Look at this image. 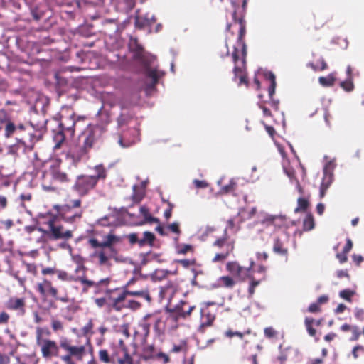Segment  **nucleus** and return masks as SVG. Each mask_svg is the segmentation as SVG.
I'll list each match as a JSON object with an SVG mask.
<instances>
[{"mask_svg": "<svg viewBox=\"0 0 364 364\" xmlns=\"http://www.w3.org/2000/svg\"><path fill=\"white\" fill-rule=\"evenodd\" d=\"M247 0H231V4L235 9L232 14V21L240 24L239 35L236 44L234 46L232 58L235 62L234 73L235 77L240 78V84H247L245 75L243 73V68L245 63V56L247 54L246 45L243 41V36L245 33V28L243 24L242 17L237 16L236 8L239 6L240 2L242 3L243 9L247 4Z\"/></svg>", "mask_w": 364, "mask_h": 364, "instance_id": "f257e3e1", "label": "nucleus"}, {"mask_svg": "<svg viewBox=\"0 0 364 364\" xmlns=\"http://www.w3.org/2000/svg\"><path fill=\"white\" fill-rule=\"evenodd\" d=\"M129 49L133 53V58L143 66L146 77L151 80L147 85L148 89H154L159 80L165 74L164 71L158 70L156 67H151L156 60V56L146 53L136 39L132 38L130 40Z\"/></svg>", "mask_w": 364, "mask_h": 364, "instance_id": "f03ea898", "label": "nucleus"}, {"mask_svg": "<svg viewBox=\"0 0 364 364\" xmlns=\"http://www.w3.org/2000/svg\"><path fill=\"white\" fill-rule=\"evenodd\" d=\"M106 123L89 124L80 134L79 142L89 150L101 143L102 136L106 132V125L109 122V117L105 116Z\"/></svg>", "mask_w": 364, "mask_h": 364, "instance_id": "7ed1b4c3", "label": "nucleus"}, {"mask_svg": "<svg viewBox=\"0 0 364 364\" xmlns=\"http://www.w3.org/2000/svg\"><path fill=\"white\" fill-rule=\"evenodd\" d=\"M60 347L68 353L60 356L61 360L65 363L73 362L72 357L81 360L85 354V348L84 346H72L70 341L65 337H60L59 339Z\"/></svg>", "mask_w": 364, "mask_h": 364, "instance_id": "20e7f679", "label": "nucleus"}, {"mask_svg": "<svg viewBox=\"0 0 364 364\" xmlns=\"http://www.w3.org/2000/svg\"><path fill=\"white\" fill-rule=\"evenodd\" d=\"M97 183L95 178L88 175H80L77 177L73 190L80 196H85L96 186Z\"/></svg>", "mask_w": 364, "mask_h": 364, "instance_id": "39448f33", "label": "nucleus"}, {"mask_svg": "<svg viewBox=\"0 0 364 364\" xmlns=\"http://www.w3.org/2000/svg\"><path fill=\"white\" fill-rule=\"evenodd\" d=\"M37 344L41 347L42 355L44 358H50L53 356H58L59 353V347L54 341L49 339H42L41 333L38 329Z\"/></svg>", "mask_w": 364, "mask_h": 364, "instance_id": "423d86ee", "label": "nucleus"}, {"mask_svg": "<svg viewBox=\"0 0 364 364\" xmlns=\"http://www.w3.org/2000/svg\"><path fill=\"white\" fill-rule=\"evenodd\" d=\"M333 161L326 163L323 167V176L320 188V196L323 197L326 190L329 188L333 180V170L335 168Z\"/></svg>", "mask_w": 364, "mask_h": 364, "instance_id": "0eeeda50", "label": "nucleus"}, {"mask_svg": "<svg viewBox=\"0 0 364 364\" xmlns=\"http://www.w3.org/2000/svg\"><path fill=\"white\" fill-rule=\"evenodd\" d=\"M119 107L120 113L117 118V127L118 128H123L132 119L134 113L132 112L130 106L123 101L119 103Z\"/></svg>", "mask_w": 364, "mask_h": 364, "instance_id": "6e6552de", "label": "nucleus"}, {"mask_svg": "<svg viewBox=\"0 0 364 364\" xmlns=\"http://www.w3.org/2000/svg\"><path fill=\"white\" fill-rule=\"evenodd\" d=\"M127 295L133 296H141V297L144 298L148 301H151V297L147 291H144V290L128 291V290H126V291H124L122 294H120L117 297L112 299L113 307L117 310H119L120 306H119V304L122 301H124V299H126Z\"/></svg>", "mask_w": 364, "mask_h": 364, "instance_id": "1a4fd4ad", "label": "nucleus"}, {"mask_svg": "<svg viewBox=\"0 0 364 364\" xmlns=\"http://www.w3.org/2000/svg\"><path fill=\"white\" fill-rule=\"evenodd\" d=\"M89 151L87 147L79 142V144L72 146L69 149L67 156L72 160L73 164H77L87 157Z\"/></svg>", "mask_w": 364, "mask_h": 364, "instance_id": "9d476101", "label": "nucleus"}, {"mask_svg": "<svg viewBox=\"0 0 364 364\" xmlns=\"http://www.w3.org/2000/svg\"><path fill=\"white\" fill-rule=\"evenodd\" d=\"M48 225L50 229V235L54 240L58 239H70L72 237V232L70 230L63 231V227L61 225H55L54 220H50L48 221Z\"/></svg>", "mask_w": 364, "mask_h": 364, "instance_id": "9b49d317", "label": "nucleus"}, {"mask_svg": "<svg viewBox=\"0 0 364 364\" xmlns=\"http://www.w3.org/2000/svg\"><path fill=\"white\" fill-rule=\"evenodd\" d=\"M264 77L266 80L270 81V85L268 89V93L270 98V104L271 106L274 108L276 110L279 109V102L278 100H274L272 98L274 94L275 93L276 88V77L274 74L271 71H266L264 73Z\"/></svg>", "mask_w": 364, "mask_h": 364, "instance_id": "f8f14e48", "label": "nucleus"}, {"mask_svg": "<svg viewBox=\"0 0 364 364\" xmlns=\"http://www.w3.org/2000/svg\"><path fill=\"white\" fill-rule=\"evenodd\" d=\"M284 218V216L280 215H271L265 212H260L257 215V223L268 227L275 225L277 220L283 221Z\"/></svg>", "mask_w": 364, "mask_h": 364, "instance_id": "ddd939ff", "label": "nucleus"}, {"mask_svg": "<svg viewBox=\"0 0 364 364\" xmlns=\"http://www.w3.org/2000/svg\"><path fill=\"white\" fill-rule=\"evenodd\" d=\"M75 123L76 120L74 113H72L69 117L62 116L60 128L61 130L67 132L68 136L72 137L74 135Z\"/></svg>", "mask_w": 364, "mask_h": 364, "instance_id": "4468645a", "label": "nucleus"}, {"mask_svg": "<svg viewBox=\"0 0 364 364\" xmlns=\"http://www.w3.org/2000/svg\"><path fill=\"white\" fill-rule=\"evenodd\" d=\"M134 19L135 26L139 28H144L146 26H150L156 21L154 15L146 13V14L141 16L139 14V11H136Z\"/></svg>", "mask_w": 364, "mask_h": 364, "instance_id": "2eb2a0df", "label": "nucleus"}, {"mask_svg": "<svg viewBox=\"0 0 364 364\" xmlns=\"http://www.w3.org/2000/svg\"><path fill=\"white\" fill-rule=\"evenodd\" d=\"M31 125L28 124L23 123H17L16 125V131H15V136L17 141V145L21 146L23 147L25 146L24 138L26 134L27 130L30 128Z\"/></svg>", "mask_w": 364, "mask_h": 364, "instance_id": "dca6fc26", "label": "nucleus"}, {"mask_svg": "<svg viewBox=\"0 0 364 364\" xmlns=\"http://www.w3.org/2000/svg\"><path fill=\"white\" fill-rule=\"evenodd\" d=\"M186 304V301H181L173 308L168 309V311L171 313H175L177 317L186 318L189 316L192 311L194 309L195 306H190L188 310H184L183 306Z\"/></svg>", "mask_w": 364, "mask_h": 364, "instance_id": "f3484780", "label": "nucleus"}, {"mask_svg": "<svg viewBox=\"0 0 364 364\" xmlns=\"http://www.w3.org/2000/svg\"><path fill=\"white\" fill-rule=\"evenodd\" d=\"M139 213L141 216H143L144 220L139 223V225H142L146 223H159V219L155 217H153L151 215L149 208L145 206L142 205L139 208Z\"/></svg>", "mask_w": 364, "mask_h": 364, "instance_id": "a211bd4d", "label": "nucleus"}, {"mask_svg": "<svg viewBox=\"0 0 364 364\" xmlns=\"http://www.w3.org/2000/svg\"><path fill=\"white\" fill-rule=\"evenodd\" d=\"M75 281H79L82 284L84 285H86V287H84L83 288V291H87V287H100V284L105 283V282H109V279H101L99 281V282L97 283H95V282L93 281H91V280H88L84 276H79L77 277H76L75 279Z\"/></svg>", "mask_w": 364, "mask_h": 364, "instance_id": "6ab92c4d", "label": "nucleus"}, {"mask_svg": "<svg viewBox=\"0 0 364 364\" xmlns=\"http://www.w3.org/2000/svg\"><path fill=\"white\" fill-rule=\"evenodd\" d=\"M156 239V237L154 233L145 231L143 233V237L139 238V247H142L146 245L152 247L154 245V242Z\"/></svg>", "mask_w": 364, "mask_h": 364, "instance_id": "aec40b11", "label": "nucleus"}, {"mask_svg": "<svg viewBox=\"0 0 364 364\" xmlns=\"http://www.w3.org/2000/svg\"><path fill=\"white\" fill-rule=\"evenodd\" d=\"M93 170L95 171V174L90 176L95 178L97 183L99 180H105L106 178L107 170L102 164L96 165L94 166Z\"/></svg>", "mask_w": 364, "mask_h": 364, "instance_id": "412c9836", "label": "nucleus"}, {"mask_svg": "<svg viewBox=\"0 0 364 364\" xmlns=\"http://www.w3.org/2000/svg\"><path fill=\"white\" fill-rule=\"evenodd\" d=\"M16 125L17 123L11 120H8L6 122L5 129H4V136L6 138H10L14 136L15 131H16Z\"/></svg>", "mask_w": 364, "mask_h": 364, "instance_id": "4be33fe9", "label": "nucleus"}, {"mask_svg": "<svg viewBox=\"0 0 364 364\" xmlns=\"http://www.w3.org/2000/svg\"><path fill=\"white\" fill-rule=\"evenodd\" d=\"M201 315L203 321L200 325V328L211 326L212 323L215 320V315L209 312L205 313L204 309L203 308L201 309Z\"/></svg>", "mask_w": 364, "mask_h": 364, "instance_id": "5701e85b", "label": "nucleus"}, {"mask_svg": "<svg viewBox=\"0 0 364 364\" xmlns=\"http://www.w3.org/2000/svg\"><path fill=\"white\" fill-rule=\"evenodd\" d=\"M67 132L63 130L60 129L58 132H56L53 136V140L55 142L54 146V149H59L62 144V143L65 141V137L67 136Z\"/></svg>", "mask_w": 364, "mask_h": 364, "instance_id": "b1692460", "label": "nucleus"}, {"mask_svg": "<svg viewBox=\"0 0 364 364\" xmlns=\"http://www.w3.org/2000/svg\"><path fill=\"white\" fill-rule=\"evenodd\" d=\"M24 306V301L23 299H11L7 304V307L10 309L17 310L22 309Z\"/></svg>", "mask_w": 364, "mask_h": 364, "instance_id": "393cba45", "label": "nucleus"}, {"mask_svg": "<svg viewBox=\"0 0 364 364\" xmlns=\"http://www.w3.org/2000/svg\"><path fill=\"white\" fill-rule=\"evenodd\" d=\"M335 81L334 73H331L326 77H320L318 78L319 83L323 87H331L334 84Z\"/></svg>", "mask_w": 364, "mask_h": 364, "instance_id": "a878e982", "label": "nucleus"}, {"mask_svg": "<svg viewBox=\"0 0 364 364\" xmlns=\"http://www.w3.org/2000/svg\"><path fill=\"white\" fill-rule=\"evenodd\" d=\"M273 251L282 255L287 253V250L284 247L282 242L279 238H275L274 240Z\"/></svg>", "mask_w": 364, "mask_h": 364, "instance_id": "bb28decb", "label": "nucleus"}, {"mask_svg": "<svg viewBox=\"0 0 364 364\" xmlns=\"http://www.w3.org/2000/svg\"><path fill=\"white\" fill-rule=\"evenodd\" d=\"M149 317H151L150 314L146 315L143 320L139 323V328L144 337H147L149 334L151 324L146 321Z\"/></svg>", "mask_w": 364, "mask_h": 364, "instance_id": "cd10ccee", "label": "nucleus"}, {"mask_svg": "<svg viewBox=\"0 0 364 364\" xmlns=\"http://www.w3.org/2000/svg\"><path fill=\"white\" fill-rule=\"evenodd\" d=\"M315 223L311 214H308L303 221V228L305 231H309L314 228Z\"/></svg>", "mask_w": 364, "mask_h": 364, "instance_id": "c85d7f7f", "label": "nucleus"}, {"mask_svg": "<svg viewBox=\"0 0 364 364\" xmlns=\"http://www.w3.org/2000/svg\"><path fill=\"white\" fill-rule=\"evenodd\" d=\"M253 264L254 262L251 261L249 267H241V269L240 270V272H238L237 277L242 280H245L246 278L250 277V271L252 269Z\"/></svg>", "mask_w": 364, "mask_h": 364, "instance_id": "c756f323", "label": "nucleus"}, {"mask_svg": "<svg viewBox=\"0 0 364 364\" xmlns=\"http://www.w3.org/2000/svg\"><path fill=\"white\" fill-rule=\"evenodd\" d=\"M309 206V201L304 197H299L297 200V207L294 209L295 213L305 211Z\"/></svg>", "mask_w": 364, "mask_h": 364, "instance_id": "7c9ffc66", "label": "nucleus"}, {"mask_svg": "<svg viewBox=\"0 0 364 364\" xmlns=\"http://www.w3.org/2000/svg\"><path fill=\"white\" fill-rule=\"evenodd\" d=\"M218 282L220 284L216 285L215 287L223 286L225 287L230 288V287H232L235 284L234 280L228 276H223V277H220L218 279Z\"/></svg>", "mask_w": 364, "mask_h": 364, "instance_id": "2f4dec72", "label": "nucleus"}, {"mask_svg": "<svg viewBox=\"0 0 364 364\" xmlns=\"http://www.w3.org/2000/svg\"><path fill=\"white\" fill-rule=\"evenodd\" d=\"M227 269L231 274L237 276L238 272L241 269V266L235 262H230L227 264Z\"/></svg>", "mask_w": 364, "mask_h": 364, "instance_id": "473e14b6", "label": "nucleus"}, {"mask_svg": "<svg viewBox=\"0 0 364 364\" xmlns=\"http://www.w3.org/2000/svg\"><path fill=\"white\" fill-rule=\"evenodd\" d=\"M340 86L346 92L353 91L354 89L353 79L346 78V80L341 82Z\"/></svg>", "mask_w": 364, "mask_h": 364, "instance_id": "72a5a7b5", "label": "nucleus"}, {"mask_svg": "<svg viewBox=\"0 0 364 364\" xmlns=\"http://www.w3.org/2000/svg\"><path fill=\"white\" fill-rule=\"evenodd\" d=\"M314 321V318H306L305 319L306 330L311 336H314L316 333V330L311 326Z\"/></svg>", "mask_w": 364, "mask_h": 364, "instance_id": "f704fd0d", "label": "nucleus"}, {"mask_svg": "<svg viewBox=\"0 0 364 364\" xmlns=\"http://www.w3.org/2000/svg\"><path fill=\"white\" fill-rule=\"evenodd\" d=\"M354 292L353 291H351L350 289H343L342 291H340L339 293V296L346 300V301H351V296L353 295Z\"/></svg>", "mask_w": 364, "mask_h": 364, "instance_id": "c9c22d12", "label": "nucleus"}, {"mask_svg": "<svg viewBox=\"0 0 364 364\" xmlns=\"http://www.w3.org/2000/svg\"><path fill=\"white\" fill-rule=\"evenodd\" d=\"M192 249L190 245L183 244L176 246V252L180 255H185L188 251Z\"/></svg>", "mask_w": 364, "mask_h": 364, "instance_id": "e433bc0d", "label": "nucleus"}, {"mask_svg": "<svg viewBox=\"0 0 364 364\" xmlns=\"http://www.w3.org/2000/svg\"><path fill=\"white\" fill-rule=\"evenodd\" d=\"M53 178L60 182H65L68 181V176L64 172L60 171H53Z\"/></svg>", "mask_w": 364, "mask_h": 364, "instance_id": "4c0bfd02", "label": "nucleus"}, {"mask_svg": "<svg viewBox=\"0 0 364 364\" xmlns=\"http://www.w3.org/2000/svg\"><path fill=\"white\" fill-rule=\"evenodd\" d=\"M236 186L235 182L232 179L230 180L229 184L222 186L221 188V192L224 193H228L233 190H235V186Z\"/></svg>", "mask_w": 364, "mask_h": 364, "instance_id": "58836bf2", "label": "nucleus"}, {"mask_svg": "<svg viewBox=\"0 0 364 364\" xmlns=\"http://www.w3.org/2000/svg\"><path fill=\"white\" fill-rule=\"evenodd\" d=\"M48 107V102H37L34 105V109L37 111L40 110L42 114H45Z\"/></svg>", "mask_w": 364, "mask_h": 364, "instance_id": "ea45409f", "label": "nucleus"}, {"mask_svg": "<svg viewBox=\"0 0 364 364\" xmlns=\"http://www.w3.org/2000/svg\"><path fill=\"white\" fill-rule=\"evenodd\" d=\"M82 213V212L80 211L79 213H76L70 215H65L63 216V220L68 223H73L76 220V218H81Z\"/></svg>", "mask_w": 364, "mask_h": 364, "instance_id": "a19ab883", "label": "nucleus"}, {"mask_svg": "<svg viewBox=\"0 0 364 364\" xmlns=\"http://www.w3.org/2000/svg\"><path fill=\"white\" fill-rule=\"evenodd\" d=\"M166 228L171 231L173 233H176L177 235H179L181 233V230L179 228V223L177 222L172 223L167 225Z\"/></svg>", "mask_w": 364, "mask_h": 364, "instance_id": "79ce46f5", "label": "nucleus"}, {"mask_svg": "<svg viewBox=\"0 0 364 364\" xmlns=\"http://www.w3.org/2000/svg\"><path fill=\"white\" fill-rule=\"evenodd\" d=\"M99 357L101 361L105 363H110V358L107 350H100L99 352Z\"/></svg>", "mask_w": 364, "mask_h": 364, "instance_id": "37998d69", "label": "nucleus"}, {"mask_svg": "<svg viewBox=\"0 0 364 364\" xmlns=\"http://www.w3.org/2000/svg\"><path fill=\"white\" fill-rule=\"evenodd\" d=\"M58 277L59 279L64 281H75V279L73 276H70L67 272L64 271H58Z\"/></svg>", "mask_w": 364, "mask_h": 364, "instance_id": "c03bdc74", "label": "nucleus"}, {"mask_svg": "<svg viewBox=\"0 0 364 364\" xmlns=\"http://www.w3.org/2000/svg\"><path fill=\"white\" fill-rule=\"evenodd\" d=\"M46 287L48 292L53 296L55 299H58V290L56 288L53 287L50 282H46Z\"/></svg>", "mask_w": 364, "mask_h": 364, "instance_id": "a18cd8bd", "label": "nucleus"}, {"mask_svg": "<svg viewBox=\"0 0 364 364\" xmlns=\"http://www.w3.org/2000/svg\"><path fill=\"white\" fill-rule=\"evenodd\" d=\"M150 259V262L155 261L158 263H161L164 262L163 259L160 258V255L157 253H154L152 252H147Z\"/></svg>", "mask_w": 364, "mask_h": 364, "instance_id": "49530a36", "label": "nucleus"}, {"mask_svg": "<svg viewBox=\"0 0 364 364\" xmlns=\"http://www.w3.org/2000/svg\"><path fill=\"white\" fill-rule=\"evenodd\" d=\"M127 238L131 245L138 244L139 246V238L137 233H131L127 235Z\"/></svg>", "mask_w": 364, "mask_h": 364, "instance_id": "de8ad7c7", "label": "nucleus"}, {"mask_svg": "<svg viewBox=\"0 0 364 364\" xmlns=\"http://www.w3.org/2000/svg\"><path fill=\"white\" fill-rule=\"evenodd\" d=\"M228 255V252H227L225 253H218L215 255V256L213 259V262H217L223 261L226 259Z\"/></svg>", "mask_w": 364, "mask_h": 364, "instance_id": "09e8293b", "label": "nucleus"}, {"mask_svg": "<svg viewBox=\"0 0 364 364\" xmlns=\"http://www.w3.org/2000/svg\"><path fill=\"white\" fill-rule=\"evenodd\" d=\"M352 333L353 336L350 338L351 341H357L360 335V332L359 331V328L358 326H353L352 327Z\"/></svg>", "mask_w": 364, "mask_h": 364, "instance_id": "8fccbe9b", "label": "nucleus"}, {"mask_svg": "<svg viewBox=\"0 0 364 364\" xmlns=\"http://www.w3.org/2000/svg\"><path fill=\"white\" fill-rule=\"evenodd\" d=\"M99 263L101 265L106 264L108 260V257L105 254L103 251L98 253Z\"/></svg>", "mask_w": 364, "mask_h": 364, "instance_id": "3c124183", "label": "nucleus"}, {"mask_svg": "<svg viewBox=\"0 0 364 364\" xmlns=\"http://www.w3.org/2000/svg\"><path fill=\"white\" fill-rule=\"evenodd\" d=\"M284 170L287 176L289 177L290 182L291 183H294V182H295V179H296L294 176V171L293 170L287 169L286 168H284Z\"/></svg>", "mask_w": 364, "mask_h": 364, "instance_id": "603ef678", "label": "nucleus"}, {"mask_svg": "<svg viewBox=\"0 0 364 364\" xmlns=\"http://www.w3.org/2000/svg\"><path fill=\"white\" fill-rule=\"evenodd\" d=\"M227 239H228V237H226V230H225L223 237L217 240L214 242V245L218 246V247H222L224 245V243L225 242V241L227 240Z\"/></svg>", "mask_w": 364, "mask_h": 364, "instance_id": "864d4df0", "label": "nucleus"}, {"mask_svg": "<svg viewBox=\"0 0 364 364\" xmlns=\"http://www.w3.org/2000/svg\"><path fill=\"white\" fill-rule=\"evenodd\" d=\"M193 183L198 188H205L208 186V183L205 181L195 179Z\"/></svg>", "mask_w": 364, "mask_h": 364, "instance_id": "5fc2aeb1", "label": "nucleus"}, {"mask_svg": "<svg viewBox=\"0 0 364 364\" xmlns=\"http://www.w3.org/2000/svg\"><path fill=\"white\" fill-rule=\"evenodd\" d=\"M93 327V324L92 321H89V322L83 327L82 332L84 335H87L91 332V330Z\"/></svg>", "mask_w": 364, "mask_h": 364, "instance_id": "6e6d98bb", "label": "nucleus"}, {"mask_svg": "<svg viewBox=\"0 0 364 364\" xmlns=\"http://www.w3.org/2000/svg\"><path fill=\"white\" fill-rule=\"evenodd\" d=\"M126 306L132 309H137L139 308L140 304L136 301L129 300Z\"/></svg>", "mask_w": 364, "mask_h": 364, "instance_id": "4d7b16f0", "label": "nucleus"}, {"mask_svg": "<svg viewBox=\"0 0 364 364\" xmlns=\"http://www.w3.org/2000/svg\"><path fill=\"white\" fill-rule=\"evenodd\" d=\"M140 257L141 258V264L142 266H144V265L147 264L149 262H151L149 257V255H148L147 252L146 253L141 254Z\"/></svg>", "mask_w": 364, "mask_h": 364, "instance_id": "13d9d810", "label": "nucleus"}, {"mask_svg": "<svg viewBox=\"0 0 364 364\" xmlns=\"http://www.w3.org/2000/svg\"><path fill=\"white\" fill-rule=\"evenodd\" d=\"M358 350H361L362 352H364V346H360V345H357L353 348V349L352 350V354L355 359L358 358V355L357 353Z\"/></svg>", "mask_w": 364, "mask_h": 364, "instance_id": "bf43d9fd", "label": "nucleus"}, {"mask_svg": "<svg viewBox=\"0 0 364 364\" xmlns=\"http://www.w3.org/2000/svg\"><path fill=\"white\" fill-rule=\"evenodd\" d=\"M106 239L108 240L109 243L112 245L114 242H119V238L114 235L109 234L107 235Z\"/></svg>", "mask_w": 364, "mask_h": 364, "instance_id": "052dcab7", "label": "nucleus"}, {"mask_svg": "<svg viewBox=\"0 0 364 364\" xmlns=\"http://www.w3.org/2000/svg\"><path fill=\"white\" fill-rule=\"evenodd\" d=\"M264 332L267 338H272L275 335V331L272 327L265 328Z\"/></svg>", "mask_w": 364, "mask_h": 364, "instance_id": "680f3d73", "label": "nucleus"}, {"mask_svg": "<svg viewBox=\"0 0 364 364\" xmlns=\"http://www.w3.org/2000/svg\"><path fill=\"white\" fill-rule=\"evenodd\" d=\"M23 264L26 267V270L28 272L35 274L36 271V267L33 264H28L25 262H23Z\"/></svg>", "mask_w": 364, "mask_h": 364, "instance_id": "e2e57ef3", "label": "nucleus"}, {"mask_svg": "<svg viewBox=\"0 0 364 364\" xmlns=\"http://www.w3.org/2000/svg\"><path fill=\"white\" fill-rule=\"evenodd\" d=\"M225 336L229 338H232L234 336H237L242 338L243 337V334L240 331H228L225 332Z\"/></svg>", "mask_w": 364, "mask_h": 364, "instance_id": "0e129e2a", "label": "nucleus"}, {"mask_svg": "<svg viewBox=\"0 0 364 364\" xmlns=\"http://www.w3.org/2000/svg\"><path fill=\"white\" fill-rule=\"evenodd\" d=\"M52 328L54 331H58L63 328V324L60 321L54 320L52 322Z\"/></svg>", "mask_w": 364, "mask_h": 364, "instance_id": "69168bd1", "label": "nucleus"}, {"mask_svg": "<svg viewBox=\"0 0 364 364\" xmlns=\"http://www.w3.org/2000/svg\"><path fill=\"white\" fill-rule=\"evenodd\" d=\"M178 262L181 264L183 267L187 268L191 264H193L194 263V261H191L189 259H180L178 260Z\"/></svg>", "mask_w": 364, "mask_h": 364, "instance_id": "338daca9", "label": "nucleus"}, {"mask_svg": "<svg viewBox=\"0 0 364 364\" xmlns=\"http://www.w3.org/2000/svg\"><path fill=\"white\" fill-rule=\"evenodd\" d=\"M353 247L352 241L350 239H347L346 244L343 247V252L347 253Z\"/></svg>", "mask_w": 364, "mask_h": 364, "instance_id": "774afa93", "label": "nucleus"}]
</instances>
